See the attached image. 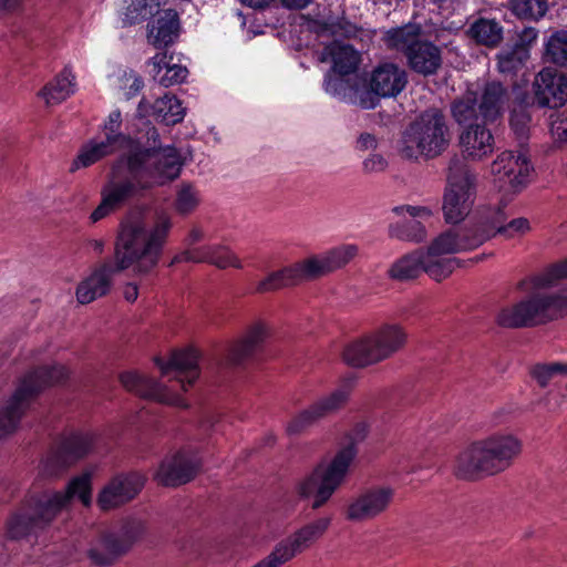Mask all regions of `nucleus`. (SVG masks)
<instances>
[{"instance_id":"40","label":"nucleus","mask_w":567,"mask_h":567,"mask_svg":"<svg viewBox=\"0 0 567 567\" xmlns=\"http://www.w3.org/2000/svg\"><path fill=\"white\" fill-rule=\"evenodd\" d=\"M421 28L417 24H405L399 28H392L384 32L383 41L390 49L404 52L405 56L408 51L419 44Z\"/></svg>"},{"instance_id":"31","label":"nucleus","mask_w":567,"mask_h":567,"mask_svg":"<svg viewBox=\"0 0 567 567\" xmlns=\"http://www.w3.org/2000/svg\"><path fill=\"white\" fill-rule=\"evenodd\" d=\"M138 113L143 116H153L166 125H174L184 118L185 109L175 95L165 93L153 104L142 100L138 104Z\"/></svg>"},{"instance_id":"14","label":"nucleus","mask_w":567,"mask_h":567,"mask_svg":"<svg viewBox=\"0 0 567 567\" xmlns=\"http://www.w3.org/2000/svg\"><path fill=\"white\" fill-rule=\"evenodd\" d=\"M96 435L92 432H74L66 435L55 453L41 464L40 472L49 478L59 477L71 464L87 455L94 447Z\"/></svg>"},{"instance_id":"37","label":"nucleus","mask_w":567,"mask_h":567,"mask_svg":"<svg viewBox=\"0 0 567 567\" xmlns=\"http://www.w3.org/2000/svg\"><path fill=\"white\" fill-rule=\"evenodd\" d=\"M429 257L423 249H416L395 260L388 274L391 279L405 281L426 274Z\"/></svg>"},{"instance_id":"21","label":"nucleus","mask_w":567,"mask_h":567,"mask_svg":"<svg viewBox=\"0 0 567 567\" xmlns=\"http://www.w3.org/2000/svg\"><path fill=\"white\" fill-rule=\"evenodd\" d=\"M198 363L199 352L194 348L175 351L167 361L156 360L162 375L175 380L184 391L199 377Z\"/></svg>"},{"instance_id":"7","label":"nucleus","mask_w":567,"mask_h":567,"mask_svg":"<svg viewBox=\"0 0 567 567\" xmlns=\"http://www.w3.org/2000/svg\"><path fill=\"white\" fill-rule=\"evenodd\" d=\"M121 124L122 114L118 110H114L109 114L100 134L123 148V154L115 162L113 168L128 169V161H134L142 169H154L155 165L148 161L152 155L166 156V154L173 153L177 157L179 172L182 171L181 154L173 146L158 147V132L155 127H148L145 136L143 135L135 141L120 132Z\"/></svg>"},{"instance_id":"55","label":"nucleus","mask_w":567,"mask_h":567,"mask_svg":"<svg viewBox=\"0 0 567 567\" xmlns=\"http://www.w3.org/2000/svg\"><path fill=\"white\" fill-rule=\"evenodd\" d=\"M389 162L380 153H370L362 162V171L365 174H380L386 171Z\"/></svg>"},{"instance_id":"52","label":"nucleus","mask_w":567,"mask_h":567,"mask_svg":"<svg viewBox=\"0 0 567 567\" xmlns=\"http://www.w3.org/2000/svg\"><path fill=\"white\" fill-rule=\"evenodd\" d=\"M565 369L566 363H544L534 365L530 373L540 386H546L553 377L557 374H565Z\"/></svg>"},{"instance_id":"34","label":"nucleus","mask_w":567,"mask_h":567,"mask_svg":"<svg viewBox=\"0 0 567 567\" xmlns=\"http://www.w3.org/2000/svg\"><path fill=\"white\" fill-rule=\"evenodd\" d=\"M166 52L155 54L150 61V73L162 86L168 87L184 82L188 75L186 66L173 62Z\"/></svg>"},{"instance_id":"56","label":"nucleus","mask_w":567,"mask_h":567,"mask_svg":"<svg viewBox=\"0 0 567 567\" xmlns=\"http://www.w3.org/2000/svg\"><path fill=\"white\" fill-rule=\"evenodd\" d=\"M329 30L331 34L334 37H342L349 39L357 37L359 32L357 25L344 18L331 21L329 24Z\"/></svg>"},{"instance_id":"47","label":"nucleus","mask_w":567,"mask_h":567,"mask_svg":"<svg viewBox=\"0 0 567 567\" xmlns=\"http://www.w3.org/2000/svg\"><path fill=\"white\" fill-rule=\"evenodd\" d=\"M529 59V51L524 45L503 49L498 53V69L502 73L518 71Z\"/></svg>"},{"instance_id":"29","label":"nucleus","mask_w":567,"mask_h":567,"mask_svg":"<svg viewBox=\"0 0 567 567\" xmlns=\"http://www.w3.org/2000/svg\"><path fill=\"white\" fill-rule=\"evenodd\" d=\"M344 75L329 71L323 81L326 93L352 104H358L362 109H373L377 105L375 96L358 86L357 81L351 83Z\"/></svg>"},{"instance_id":"26","label":"nucleus","mask_w":567,"mask_h":567,"mask_svg":"<svg viewBox=\"0 0 567 567\" xmlns=\"http://www.w3.org/2000/svg\"><path fill=\"white\" fill-rule=\"evenodd\" d=\"M270 333L269 324L261 319L251 321L244 330L243 336L228 349L227 360L233 364H240L259 351Z\"/></svg>"},{"instance_id":"9","label":"nucleus","mask_w":567,"mask_h":567,"mask_svg":"<svg viewBox=\"0 0 567 567\" xmlns=\"http://www.w3.org/2000/svg\"><path fill=\"white\" fill-rule=\"evenodd\" d=\"M408 341L405 328L396 322H385L367 336L347 344L343 361L354 368L379 363L400 351Z\"/></svg>"},{"instance_id":"33","label":"nucleus","mask_w":567,"mask_h":567,"mask_svg":"<svg viewBox=\"0 0 567 567\" xmlns=\"http://www.w3.org/2000/svg\"><path fill=\"white\" fill-rule=\"evenodd\" d=\"M320 61L331 62V72L349 75L357 70L360 63V54L353 47L334 41L322 50Z\"/></svg>"},{"instance_id":"43","label":"nucleus","mask_w":567,"mask_h":567,"mask_svg":"<svg viewBox=\"0 0 567 567\" xmlns=\"http://www.w3.org/2000/svg\"><path fill=\"white\" fill-rule=\"evenodd\" d=\"M297 285L330 274L324 254L308 257L291 265Z\"/></svg>"},{"instance_id":"62","label":"nucleus","mask_w":567,"mask_h":567,"mask_svg":"<svg viewBox=\"0 0 567 567\" xmlns=\"http://www.w3.org/2000/svg\"><path fill=\"white\" fill-rule=\"evenodd\" d=\"M204 230L199 227H193L186 238V244L188 246H193L194 244L200 241L204 238Z\"/></svg>"},{"instance_id":"64","label":"nucleus","mask_w":567,"mask_h":567,"mask_svg":"<svg viewBox=\"0 0 567 567\" xmlns=\"http://www.w3.org/2000/svg\"><path fill=\"white\" fill-rule=\"evenodd\" d=\"M22 0H0V12H12L17 10Z\"/></svg>"},{"instance_id":"42","label":"nucleus","mask_w":567,"mask_h":567,"mask_svg":"<svg viewBox=\"0 0 567 567\" xmlns=\"http://www.w3.org/2000/svg\"><path fill=\"white\" fill-rule=\"evenodd\" d=\"M468 33L477 43L494 48L502 42L504 30L497 20L480 18L472 23Z\"/></svg>"},{"instance_id":"53","label":"nucleus","mask_w":567,"mask_h":567,"mask_svg":"<svg viewBox=\"0 0 567 567\" xmlns=\"http://www.w3.org/2000/svg\"><path fill=\"white\" fill-rule=\"evenodd\" d=\"M532 229L530 220L522 216L513 218L507 223L504 221L501 236L505 239H516L529 234Z\"/></svg>"},{"instance_id":"25","label":"nucleus","mask_w":567,"mask_h":567,"mask_svg":"<svg viewBox=\"0 0 567 567\" xmlns=\"http://www.w3.org/2000/svg\"><path fill=\"white\" fill-rule=\"evenodd\" d=\"M534 92L540 106H563L567 102V78L554 68H545L535 78Z\"/></svg>"},{"instance_id":"12","label":"nucleus","mask_w":567,"mask_h":567,"mask_svg":"<svg viewBox=\"0 0 567 567\" xmlns=\"http://www.w3.org/2000/svg\"><path fill=\"white\" fill-rule=\"evenodd\" d=\"M476 248L465 225L442 231L424 250L429 257L426 275L435 281H442L460 267V260L452 255Z\"/></svg>"},{"instance_id":"63","label":"nucleus","mask_w":567,"mask_h":567,"mask_svg":"<svg viewBox=\"0 0 567 567\" xmlns=\"http://www.w3.org/2000/svg\"><path fill=\"white\" fill-rule=\"evenodd\" d=\"M87 246L95 255H102L105 249V241L101 238H93L87 241Z\"/></svg>"},{"instance_id":"45","label":"nucleus","mask_w":567,"mask_h":567,"mask_svg":"<svg viewBox=\"0 0 567 567\" xmlns=\"http://www.w3.org/2000/svg\"><path fill=\"white\" fill-rule=\"evenodd\" d=\"M296 278L292 271V267L287 266L279 270L268 274L265 278L256 284L255 292L267 293L277 291L285 287L296 286Z\"/></svg>"},{"instance_id":"27","label":"nucleus","mask_w":567,"mask_h":567,"mask_svg":"<svg viewBox=\"0 0 567 567\" xmlns=\"http://www.w3.org/2000/svg\"><path fill=\"white\" fill-rule=\"evenodd\" d=\"M408 84L405 70L392 62L381 63L375 66L369 78L372 96L394 97L399 95Z\"/></svg>"},{"instance_id":"46","label":"nucleus","mask_w":567,"mask_h":567,"mask_svg":"<svg viewBox=\"0 0 567 567\" xmlns=\"http://www.w3.org/2000/svg\"><path fill=\"white\" fill-rule=\"evenodd\" d=\"M199 189L192 183H182L176 188L174 207L181 215L193 213L200 204Z\"/></svg>"},{"instance_id":"13","label":"nucleus","mask_w":567,"mask_h":567,"mask_svg":"<svg viewBox=\"0 0 567 567\" xmlns=\"http://www.w3.org/2000/svg\"><path fill=\"white\" fill-rule=\"evenodd\" d=\"M145 530L144 523L132 518L103 533L87 549V557L96 567H109L128 553Z\"/></svg>"},{"instance_id":"57","label":"nucleus","mask_w":567,"mask_h":567,"mask_svg":"<svg viewBox=\"0 0 567 567\" xmlns=\"http://www.w3.org/2000/svg\"><path fill=\"white\" fill-rule=\"evenodd\" d=\"M550 132L554 138L567 143V112L559 113L551 122Z\"/></svg>"},{"instance_id":"60","label":"nucleus","mask_w":567,"mask_h":567,"mask_svg":"<svg viewBox=\"0 0 567 567\" xmlns=\"http://www.w3.org/2000/svg\"><path fill=\"white\" fill-rule=\"evenodd\" d=\"M126 81L131 82L130 90L126 93L127 97H131L138 93L143 87V80L141 76L136 75L135 73L131 72L130 74H126Z\"/></svg>"},{"instance_id":"20","label":"nucleus","mask_w":567,"mask_h":567,"mask_svg":"<svg viewBox=\"0 0 567 567\" xmlns=\"http://www.w3.org/2000/svg\"><path fill=\"white\" fill-rule=\"evenodd\" d=\"M199 468V461L189 451L167 455L154 474L155 481L164 486H179L193 480Z\"/></svg>"},{"instance_id":"10","label":"nucleus","mask_w":567,"mask_h":567,"mask_svg":"<svg viewBox=\"0 0 567 567\" xmlns=\"http://www.w3.org/2000/svg\"><path fill=\"white\" fill-rule=\"evenodd\" d=\"M477 195V174L464 158L454 156L449 162L442 197V214L446 224L463 223L473 212Z\"/></svg>"},{"instance_id":"24","label":"nucleus","mask_w":567,"mask_h":567,"mask_svg":"<svg viewBox=\"0 0 567 567\" xmlns=\"http://www.w3.org/2000/svg\"><path fill=\"white\" fill-rule=\"evenodd\" d=\"M122 385L142 398L152 399L162 403L185 408V400L174 389H167L159 382L145 374L128 371L120 377Z\"/></svg>"},{"instance_id":"41","label":"nucleus","mask_w":567,"mask_h":567,"mask_svg":"<svg viewBox=\"0 0 567 567\" xmlns=\"http://www.w3.org/2000/svg\"><path fill=\"white\" fill-rule=\"evenodd\" d=\"M369 433V424L367 422H357L351 430L344 435L343 442L333 458H341L344 463L343 468H349L358 454V445L362 443Z\"/></svg>"},{"instance_id":"4","label":"nucleus","mask_w":567,"mask_h":567,"mask_svg":"<svg viewBox=\"0 0 567 567\" xmlns=\"http://www.w3.org/2000/svg\"><path fill=\"white\" fill-rule=\"evenodd\" d=\"M523 442L512 431H495L468 443L455 457L458 477L473 480L508 470L522 454Z\"/></svg>"},{"instance_id":"19","label":"nucleus","mask_w":567,"mask_h":567,"mask_svg":"<svg viewBox=\"0 0 567 567\" xmlns=\"http://www.w3.org/2000/svg\"><path fill=\"white\" fill-rule=\"evenodd\" d=\"M393 213L403 220L390 225L391 237L414 244L427 238L426 223L433 217V210L430 207L402 205L394 207Z\"/></svg>"},{"instance_id":"58","label":"nucleus","mask_w":567,"mask_h":567,"mask_svg":"<svg viewBox=\"0 0 567 567\" xmlns=\"http://www.w3.org/2000/svg\"><path fill=\"white\" fill-rule=\"evenodd\" d=\"M379 146V140L375 135L364 132L361 133L355 142V150L361 152H371L374 153V151Z\"/></svg>"},{"instance_id":"18","label":"nucleus","mask_w":567,"mask_h":567,"mask_svg":"<svg viewBox=\"0 0 567 567\" xmlns=\"http://www.w3.org/2000/svg\"><path fill=\"white\" fill-rule=\"evenodd\" d=\"M530 171L532 166L524 151L502 152L491 165L494 181L514 193L527 185Z\"/></svg>"},{"instance_id":"28","label":"nucleus","mask_w":567,"mask_h":567,"mask_svg":"<svg viewBox=\"0 0 567 567\" xmlns=\"http://www.w3.org/2000/svg\"><path fill=\"white\" fill-rule=\"evenodd\" d=\"M209 262L218 268H243L240 259L227 247L220 245H207L198 248H188L176 255L171 265L179 262Z\"/></svg>"},{"instance_id":"30","label":"nucleus","mask_w":567,"mask_h":567,"mask_svg":"<svg viewBox=\"0 0 567 567\" xmlns=\"http://www.w3.org/2000/svg\"><path fill=\"white\" fill-rule=\"evenodd\" d=\"M463 153L473 161H480L494 151V137L484 124L475 123L463 131L460 137Z\"/></svg>"},{"instance_id":"36","label":"nucleus","mask_w":567,"mask_h":567,"mask_svg":"<svg viewBox=\"0 0 567 567\" xmlns=\"http://www.w3.org/2000/svg\"><path fill=\"white\" fill-rule=\"evenodd\" d=\"M117 151L123 152V148L114 144L111 140L97 135L81 146L78 156L71 164L70 171L75 172L80 168L89 167Z\"/></svg>"},{"instance_id":"15","label":"nucleus","mask_w":567,"mask_h":567,"mask_svg":"<svg viewBox=\"0 0 567 567\" xmlns=\"http://www.w3.org/2000/svg\"><path fill=\"white\" fill-rule=\"evenodd\" d=\"M349 398L350 388L347 385H341L331 392L319 396L287 423L286 432L289 435L301 433L318 421L342 410L348 403Z\"/></svg>"},{"instance_id":"1","label":"nucleus","mask_w":567,"mask_h":567,"mask_svg":"<svg viewBox=\"0 0 567 567\" xmlns=\"http://www.w3.org/2000/svg\"><path fill=\"white\" fill-rule=\"evenodd\" d=\"M172 226V217L165 212H158L151 226L141 213L128 214L120 225L113 260L100 264L78 285L76 300L87 305L107 295L113 277L125 270L135 276L150 274L158 265Z\"/></svg>"},{"instance_id":"6","label":"nucleus","mask_w":567,"mask_h":567,"mask_svg":"<svg viewBox=\"0 0 567 567\" xmlns=\"http://www.w3.org/2000/svg\"><path fill=\"white\" fill-rule=\"evenodd\" d=\"M450 142L451 132L443 113L437 109H430L405 128L399 153L406 159H431L445 152Z\"/></svg>"},{"instance_id":"35","label":"nucleus","mask_w":567,"mask_h":567,"mask_svg":"<svg viewBox=\"0 0 567 567\" xmlns=\"http://www.w3.org/2000/svg\"><path fill=\"white\" fill-rule=\"evenodd\" d=\"M410 68L424 76L435 74L442 64L441 50L429 41H421L408 51Z\"/></svg>"},{"instance_id":"23","label":"nucleus","mask_w":567,"mask_h":567,"mask_svg":"<svg viewBox=\"0 0 567 567\" xmlns=\"http://www.w3.org/2000/svg\"><path fill=\"white\" fill-rule=\"evenodd\" d=\"M144 483V476L136 472L116 475L100 492V508L106 511L125 504L141 492Z\"/></svg>"},{"instance_id":"51","label":"nucleus","mask_w":567,"mask_h":567,"mask_svg":"<svg viewBox=\"0 0 567 567\" xmlns=\"http://www.w3.org/2000/svg\"><path fill=\"white\" fill-rule=\"evenodd\" d=\"M358 251L359 248L357 245L347 244L334 247L328 251H324L323 254L330 271L332 272L350 262L358 255Z\"/></svg>"},{"instance_id":"44","label":"nucleus","mask_w":567,"mask_h":567,"mask_svg":"<svg viewBox=\"0 0 567 567\" xmlns=\"http://www.w3.org/2000/svg\"><path fill=\"white\" fill-rule=\"evenodd\" d=\"M166 2L167 0H131L125 8L124 22L135 24L150 17H155Z\"/></svg>"},{"instance_id":"22","label":"nucleus","mask_w":567,"mask_h":567,"mask_svg":"<svg viewBox=\"0 0 567 567\" xmlns=\"http://www.w3.org/2000/svg\"><path fill=\"white\" fill-rule=\"evenodd\" d=\"M504 221H506L505 204H488L478 206L473 221L465 227L478 248L492 238L501 236Z\"/></svg>"},{"instance_id":"5","label":"nucleus","mask_w":567,"mask_h":567,"mask_svg":"<svg viewBox=\"0 0 567 567\" xmlns=\"http://www.w3.org/2000/svg\"><path fill=\"white\" fill-rule=\"evenodd\" d=\"M92 472H84L73 477L64 491L44 489L30 495L23 511L8 522L9 536L21 538L33 527L50 523L68 508L73 498H79L84 506H89L92 502Z\"/></svg>"},{"instance_id":"39","label":"nucleus","mask_w":567,"mask_h":567,"mask_svg":"<svg viewBox=\"0 0 567 567\" xmlns=\"http://www.w3.org/2000/svg\"><path fill=\"white\" fill-rule=\"evenodd\" d=\"M76 90L75 75L69 68H64L41 91L40 96L48 105L59 104L70 97Z\"/></svg>"},{"instance_id":"8","label":"nucleus","mask_w":567,"mask_h":567,"mask_svg":"<svg viewBox=\"0 0 567 567\" xmlns=\"http://www.w3.org/2000/svg\"><path fill=\"white\" fill-rule=\"evenodd\" d=\"M63 364L41 367L28 372L20 381L10 400L0 409V439L13 433L32 400L44 388L69 378Z\"/></svg>"},{"instance_id":"59","label":"nucleus","mask_w":567,"mask_h":567,"mask_svg":"<svg viewBox=\"0 0 567 567\" xmlns=\"http://www.w3.org/2000/svg\"><path fill=\"white\" fill-rule=\"evenodd\" d=\"M538 31L535 28H525L518 37V42L515 45H524L526 49L534 43L537 39Z\"/></svg>"},{"instance_id":"2","label":"nucleus","mask_w":567,"mask_h":567,"mask_svg":"<svg viewBox=\"0 0 567 567\" xmlns=\"http://www.w3.org/2000/svg\"><path fill=\"white\" fill-rule=\"evenodd\" d=\"M154 169H142L134 161H128V169L113 168L112 177L102 189V202L90 218L96 223L120 207L125 200L143 190L166 185L179 176L177 157L173 153L152 155Z\"/></svg>"},{"instance_id":"38","label":"nucleus","mask_w":567,"mask_h":567,"mask_svg":"<svg viewBox=\"0 0 567 567\" xmlns=\"http://www.w3.org/2000/svg\"><path fill=\"white\" fill-rule=\"evenodd\" d=\"M343 462L341 458H332L326 465L317 466L311 473L303 476L296 485L297 494L302 498H309L316 494L323 483L324 477L334 471L340 472V477H346L348 472L343 468Z\"/></svg>"},{"instance_id":"17","label":"nucleus","mask_w":567,"mask_h":567,"mask_svg":"<svg viewBox=\"0 0 567 567\" xmlns=\"http://www.w3.org/2000/svg\"><path fill=\"white\" fill-rule=\"evenodd\" d=\"M394 495V488L388 485L367 488L348 501L344 518L351 523L371 522L388 511Z\"/></svg>"},{"instance_id":"61","label":"nucleus","mask_w":567,"mask_h":567,"mask_svg":"<svg viewBox=\"0 0 567 567\" xmlns=\"http://www.w3.org/2000/svg\"><path fill=\"white\" fill-rule=\"evenodd\" d=\"M138 286L135 282H127L123 286V298L127 302H135L138 297Z\"/></svg>"},{"instance_id":"49","label":"nucleus","mask_w":567,"mask_h":567,"mask_svg":"<svg viewBox=\"0 0 567 567\" xmlns=\"http://www.w3.org/2000/svg\"><path fill=\"white\" fill-rule=\"evenodd\" d=\"M545 56L548 61L567 65V31L553 33L545 43Z\"/></svg>"},{"instance_id":"16","label":"nucleus","mask_w":567,"mask_h":567,"mask_svg":"<svg viewBox=\"0 0 567 567\" xmlns=\"http://www.w3.org/2000/svg\"><path fill=\"white\" fill-rule=\"evenodd\" d=\"M349 398L350 388L347 385H341L331 392L319 396L287 423L286 432L289 435L301 433L318 421L342 410L348 403Z\"/></svg>"},{"instance_id":"32","label":"nucleus","mask_w":567,"mask_h":567,"mask_svg":"<svg viewBox=\"0 0 567 567\" xmlns=\"http://www.w3.org/2000/svg\"><path fill=\"white\" fill-rule=\"evenodd\" d=\"M179 20L175 10L159 11L148 23L147 40L157 49L172 44L178 37Z\"/></svg>"},{"instance_id":"48","label":"nucleus","mask_w":567,"mask_h":567,"mask_svg":"<svg viewBox=\"0 0 567 567\" xmlns=\"http://www.w3.org/2000/svg\"><path fill=\"white\" fill-rule=\"evenodd\" d=\"M511 10L519 19L538 21L548 11V0H511Z\"/></svg>"},{"instance_id":"54","label":"nucleus","mask_w":567,"mask_h":567,"mask_svg":"<svg viewBox=\"0 0 567 567\" xmlns=\"http://www.w3.org/2000/svg\"><path fill=\"white\" fill-rule=\"evenodd\" d=\"M529 121L530 117L525 110L514 111L511 115V127L520 142L528 136Z\"/></svg>"},{"instance_id":"50","label":"nucleus","mask_w":567,"mask_h":567,"mask_svg":"<svg viewBox=\"0 0 567 567\" xmlns=\"http://www.w3.org/2000/svg\"><path fill=\"white\" fill-rule=\"evenodd\" d=\"M346 477H340V472L332 470L323 480L319 491L313 494L312 509L322 507L333 495V493L341 486Z\"/></svg>"},{"instance_id":"3","label":"nucleus","mask_w":567,"mask_h":567,"mask_svg":"<svg viewBox=\"0 0 567 567\" xmlns=\"http://www.w3.org/2000/svg\"><path fill=\"white\" fill-rule=\"evenodd\" d=\"M564 278H567V259L535 278V286L539 290L501 309L496 317L497 323L506 328L533 327L567 316V288L558 291L546 290Z\"/></svg>"},{"instance_id":"11","label":"nucleus","mask_w":567,"mask_h":567,"mask_svg":"<svg viewBox=\"0 0 567 567\" xmlns=\"http://www.w3.org/2000/svg\"><path fill=\"white\" fill-rule=\"evenodd\" d=\"M508 94L498 82L487 83L481 92L468 89L465 94L452 105L454 120L461 125H475L482 118L483 123L495 121L505 110Z\"/></svg>"}]
</instances>
